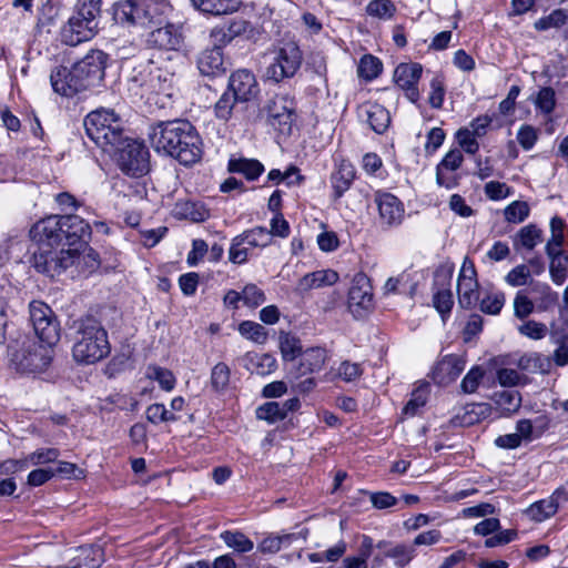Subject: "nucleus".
<instances>
[{
    "label": "nucleus",
    "mask_w": 568,
    "mask_h": 568,
    "mask_svg": "<svg viewBox=\"0 0 568 568\" xmlns=\"http://www.w3.org/2000/svg\"><path fill=\"white\" fill-rule=\"evenodd\" d=\"M149 140L158 153L170 155L183 165L196 163L203 153L196 129L186 120L159 122L149 131Z\"/></svg>",
    "instance_id": "obj_1"
},
{
    "label": "nucleus",
    "mask_w": 568,
    "mask_h": 568,
    "mask_svg": "<svg viewBox=\"0 0 568 568\" xmlns=\"http://www.w3.org/2000/svg\"><path fill=\"white\" fill-rule=\"evenodd\" d=\"M31 239L59 241L69 246L87 244L91 237V226L75 214L50 215L38 221L30 230ZM63 246V244H61Z\"/></svg>",
    "instance_id": "obj_2"
},
{
    "label": "nucleus",
    "mask_w": 568,
    "mask_h": 568,
    "mask_svg": "<svg viewBox=\"0 0 568 568\" xmlns=\"http://www.w3.org/2000/svg\"><path fill=\"white\" fill-rule=\"evenodd\" d=\"M74 328L72 357L77 363L95 364L110 354L108 333L100 321L88 316L75 322Z\"/></svg>",
    "instance_id": "obj_3"
},
{
    "label": "nucleus",
    "mask_w": 568,
    "mask_h": 568,
    "mask_svg": "<svg viewBox=\"0 0 568 568\" xmlns=\"http://www.w3.org/2000/svg\"><path fill=\"white\" fill-rule=\"evenodd\" d=\"M112 10L116 23L151 28L166 22L173 7L169 0H119Z\"/></svg>",
    "instance_id": "obj_4"
},
{
    "label": "nucleus",
    "mask_w": 568,
    "mask_h": 568,
    "mask_svg": "<svg viewBox=\"0 0 568 568\" xmlns=\"http://www.w3.org/2000/svg\"><path fill=\"white\" fill-rule=\"evenodd\" d=\"M83 126L88 138L104 151H112L123 142L122 120L113 110L90 112L84 118Z\"/></svg>",
    "instance_id": "obj_5"
},
{
    "label": "nucleus",
    "mask_w": 568,
    "mask_h": 568,
    "mask_svg": "<svg viewBox=\"0 0 568 568\" xmlns=\"http://www.w3.org/2000/svg\"><path fill=\"white\" fill-rule=\"evenodd\" d=\"M38 243L33 252V266L51 277L61 274L80 260L79 247H59V241L32 239Z\"/></svg>",
    "instance_id": "obj_6"
},
{
    "label": "nucleus",
    "mask_w": 568,
    "mask_h": 568,
    "mask_svg": "<svg viewBox=\"0 0 568 568\" xmlns=\"http://www.w3.org/2000/svg\"><path fill=\"white\" fill-rule=\"evenodd\" d=\"M49 348L44 344L26 339L20 345L9 346L10 363L21 373L42 372L51 362Z\"/></svg>",
    "instance_id": "obj_7"
},
{
    "label": "nucleus",
    "mask_w": 568,
    "mask_h": 568,
    "mask_svg": "<svg viewBox=\"0 0 568 568\" xmlns=\"http://www.w3.org/2000/svg\"><path fill=\"white\" fill-rule=\"evenodd\" d=\"M108 55L101 50L90 51L72 65L73 88L79 92L100 84L104 78Z\"/></svg>",
    "instance_id": "obj_8"
},
{
    "label": "nucleus",
    "mask_w": 568,
    "mask_h": 568,
    "mask_svg": "<svg viewBox=\"0 0 568 568\" xmlns=\"http://www.w3.org/2000/svg\"><path fill=\"white\" fill-rule=\"evenodd\" d=\"M302 64V52L293 42H284L273 52L272 62L266 68L265 75L268 80L280 82L292 78Z\"/></svg>",
    "instance_id": "obj_9"
},
{
    "label": "nucleus",
    "mask_w": 568,
    "mask_h": 568,
    "mask_svg": "<svg viewBox=\"0 0 568 568\" xmlns=\"http://www.w3.org/2000/svg\"><path fill=\"white\" fill-rule=\"evenodd\" d=\"M29 311L38 338L47 346L55 345L60 338V327L51 308L42 302L33 301L29 305Z\"/></svg>",
    "instance_id": "obj_10"
},
{
    "label": "nucleus",
    "mask_w": 568,
    "mask_h": 568,
    "mask_svg": "<svg viewBox=\"0 0 568 568\" xmlns=\"http://www.w3.org/2000/svg\"><path fill=\"white\" fill-rule=\"evenodd\" d=\"M118 150V164L128 175L141 176L149 171V151L145 145L134 140H125Z\"/></svg>",
    "instance_id": "obj_11"
},
{
    "label": "nucleus",
    "mask_w": 568,
    "mask_h": 568,
    "mask_svg": "<svg viewBox=\"0 0 568 568\" xmlns=\"http://www.w3.org/2000/svg\"><path fill=\"white\" fill-rule=\"evenodd\" d=\"M348 308L356 318H363L373 308V293L369 280L356 274L348 292Z\"/></svg>",
    "instance_id": "obj_12"
},
{
    "label": "nucleus",
    "mask_w": 568,
    "mask_h": 568,
    "mask_svg": "<svg viewBox=\"0 0 568 568\" xmlns=\"http://www.w3.org/2000/svg\"><path fill=\"white\" fill-rule=\"evenodd\" d=\"M146 41L150 47L159 50L180 51L184 47L182 26L166 21L163 27L151 31Z\"/></svg>",
    "instance_id": "obj_13"
},
{
    "label": "nucleus",
    "mask_w": 568,
    "mask_h": 568,
    "mask_svg": "<svg viewBox=\"0 0 568 568\" xmlns=\"http://www.w3.org/2000/svg\"><path fill=\"white\" fill-rule=\"evenodd\" d=\"M423 65L417 62L399 63L394 71V82L405 91L406 98L416 103L419 99L417 84L422 78Z\"/></svg>",
    "instance_id": "obj_14"
},
{
    "label": "nucleus",
    "mask_w": 568,
    "mask_h": 568,
    "mask_svg": "<svg viewBox=\"0 0 568 568\" xmlns=\"http://www.w3.org/2000/svg\"><path fill=\"white\" fill-rule=\"evenodd\" d=\"M478 282L474 264L465 258L457 280L458 303L463 308H471L478 301Z\"/></svg>",
    "instance_id": "obj_15"
},
{
    "label": "nucleus",
    "mask_w": 568,
    "mask_h": 568,
    "mask_svg": "<svg viewBox=\"0 0 568 568\" xmlns=\"http://www.w3.org/2000/svg\"><path fill=\"white\" fill-rule=\"evenodd\" d=\"M375 203L378 209V217L382 226L393 227L399 225L404 220L403 203L390 193H376Z\"/></svg>",
    "instance_id": "obj_16"
},
{
    "label": "nucleus",
    "mask_w": 568,
    "mask_h": 568,
    "mask_svg": "<svg viewBox=\"0 0 568 568\" xmlns=\"http://www.w3.org/2000/svg\"><path fill=\"white\" fill-rule=\"evenodd\" d=\"M227 90L232 92L237 102H248L260 93L254 74L246 69L237 70L231 74Z\"/></svg>",
    "instance_id": "obj_17"
},
{
    "label": "nucleus",
    "mask_w": 568,
    "mask_h": 568,
    "mask_svg": "<svg viewBox=\"0 0 568 568\" xmlns=\"http://www.w3.org/2000/svg\"><path fill=\"white\" fill-rule=\"evenodd\" d=\"M174 82V72L159 67H153L148 72V80H143L139 85L142 89V93L151 92L172 97Z\"/></svg>",
    "instance_id": "obj_18"
},
{
    "label": "nucleus",
    "mask_w": 568,
    "mask_h": 568,
    "mask_svg": "<svg viewBox=\"0 0 568 568\" xmlns=\"http://www.w3.org/2000/svg\"><path fill=\"white\" fill-rule=\"evenodd\" d=\"M97 31L98 30L95 28L73 14L69 19L68 23L62 28L61 38L65 44L74 47L84 41L91 40L95 36Z\"/></svg>",
    "instance_id": "obj_19"
},
{
    "label": "nucleus",
    "mask_w": 568,
    "mask_h": 568,
    "mask_svg": "<svg viewBox=\"0 0 568 568\" xmlns=\"http://www.w3.org/2000/svg\"><path fill=\"white\" fill-rule=\"evenodd\" d=\"M295 103L287 95H275L266 104V112L271 123L287 125L288 128L294 120Z\"/></svg>",
    "instance_id": "obj_20"
},
{
    "label": "nucleus",
    "mask_w": 568,
    "mask_h": 568,
    "mask_svg": "<svg viewBox=\"0 0 568 568\" xmlns=\"http://www.w3.org/2000/svg\"><path fill=\"white\" fill-rule=\"evenodd\" d=\"M568 500V495L562 489H557L546 499L534 503L526 510L527 515L535 521H544L554 516L561 503Z\"/></svg>",
    "instance_id": "obj_21"
},
{
    "label": "nucleus",
    "mask_w": 568,
    "mask_h": 568,
    "mask_svg": "<svg viewBox=\"0 0 568 568\" xmlns=\"http://www.w3.org/2000/svg\"><path fill=\"white\" fill-rule=\"evenodd\" d=\"M544 241V231L534 223L520 227L511 237L516 253L524 254L534 251Z\"/></svg>",
    "instance_id": "obj_22"
},
{
    "label": "nucleus",
    "mask_w": 568,
    "mask_h": 568,
    "mask_svg": "<svg viewBox=\"0 0 568 568\" xmlns=\"http://www.w3.org/2000/svg\"><path fill=\"white\" fill-rule=\"evenodd\" d=\"M465 368V361L456 355H447L437 363L433 371V379L440 385L454 382Z\"/></svg>",
    "instance_id": "obj_23"
},
{
    "label": "nucleus",
    "mask_w": 568,
    "mask_h": 568,
    "mask_svg": "<svg viewBox=\"0 0 568 568\" xmlns=\"http://www.w3.org/2000/svg\"><path fill=\"white\" fill-rule=\"evenodd\" d=\"M361 116H365L372 130L378 134L384 133L390 124L389 111L382 104L366 102L359 108Z\"/></svg>",
    "instance_id": "obj_24"
},
{
    "label": "nucleus",
    "mask_w": 568,
    "mask_h": 568,
    "mask_svg": "<svg viewBox=\"0 0 568 568\" xmlns=\"http://www.w3.org/2000/svg\"><path fill=\"white\" fill-rule=\"evenodd\" d=\"M197 68L203 75L217 77L225 72L223 52L221 47L214 45L201 52Z\"/></svg>",
    "instance_id": "obj_25"
},
{
    "label": "nucleus",
    "mask_w": 568,
    "mask_h": 568,
    "mask_svg": "<svg viewBox=\"0 0 568 568\" xmlns=\"http://www.w3.org/2000/svg\"><path fill=\"white\" fill-rule=\"evenodd\" d=\"M549 428V419L546 416H538L535 419H519L516 423V432L523 443H531L542 436Z\"/></svg>",
    "instance_id": "obj_26"
},
{
    "label": "nucleus",
    "mask_w": 568,
    "mask_h": 568,
    "mask_svg": "<svg viewBox=\"0 0 568 568\" xmlns=\"http://www.w3.org/2000/svg\"><path fill=\"white\" fill-rule=\"evenodd\" d=\"M355 170L351 162L342 160L331 175V184L335 199H339L351 187Z\"/></svg>",
    "instance_id": "obj_27"
},
{
    "label": "nucleus",
    "mask_w": 568,
    "mask_h": 568,
    "mask_svg": "<svg viewBox=\"0 0 568 568\" xmlns=\"http://www.w3.org/2000/svg\"><path fill=\"white\" fill-rule=\"evenodd\" d=\"M51 85L54 92L64 95L73 97L79 92L73 88V69L67 67H57L52 70L50 75Z\"/></svg>",
    "instance_id": "obj_28"
},
{
    "label": "nucleus",
    "mask_w": 568,
    "mask_h": 568,
    "mask_svg": "<svg viewBox=\"0 0 568 568\" xmlns=\"http://www.w3.org/2000/svg\"><path fill=\"white\" fill-rule=\"evenodd\" d=\"M326 361V351L322 347H311L301 354L297 367L298 376L312 374L322 369Z\"/></svg>",
    "instance_id": "obj_29"
},
{
    "label": "nucleus",
    "mask_w": 568,
    "mask_h": 568,
    "mask_svg": "<svg viewBox=\"0 0 568 568\" xmlns=\"http://www.w3.org/2000/svg\"><path fill=\"white\" fill-rule=\"evenodd\" d=\"M338 281V274L333 270H320L304 275L298 282V288L308 291L329 286Z\"/></svg>",
    "instance_id": "obj_30"
},
{
    "label": "nucleus",
    "mask_w": 568,
    "mask_h": 568,
    "mask_svg": "<svg viewBox=\"0 0 568 568\" xmlns=\"http://www.w3.org/2000/svg\"><path fill=\"white\" fill-rule=\"evenodd\" d=\"M227 169L232 173H241L247 180H256L263 172L264 165L255 159H230Z\"/></svg>",
    "instance_id": "obj_31"
},
{
    "label": "nucleus",
    "mask_w": 568,
    "mask_h": 568,
    "mask_svg": "<svg viewBox=\"0 0 568 568\" xmlns=\"http://www.w3.org/2000/svg\"><path fill=\"white\" fill-rule=\"evenodd\" d=\"M245 367L257 375H268L276 368V359L270 354L247 353Z\"/></svg>",
    "instance_id": "obj_32"
},
{
    "label": "nucleus",
    "mask_w": 568,
    "mask_h": 568,
    "mask_svg": "<svg viewBox=\"0 0 568 568\" xmlns=\"http://www.w3.org/2000/svg\"><path fill=\"white\" fill-rule=\"evenodd\" d=\"M463 154L459 150H452L442 160V162L437 165L436 171V181L439 185L446 186L447 189L452 187L453 184L446 179L444 174V170L456 171L460 164L463 163Z\"/></svg>",
    "instance_id": "obj_33"
},
{
    "label": "nucleus",
    "mask_w": 568,
    "mask_h": 568,
    "mask_svg": "<svg viewBox=\"0 0 568 568\" xmlns=\"http://www.w3.org/2000/svg\"><path fill=\"white\" fill-rule=\"evenodd\" d=\"M546 254L550 260L549 273L552 282L557 285L562 284L567 276L568 255L562 250H552Z\"/></svg>",
    "instance_id": "obj_34"
},
{
    "label": "nucleus",
    "mask_w": 568,
    "mask_h": 568,
    "mask_svg": "<svg viewBox=\"0 0 568 568\" xmlns=\"http://www.w3.org/2000/svg\"><path fill=\"white\" fill-rule=\"evenodd\" d=\"M102 549L99 546H83L71 560L78 568H98L102 562Z\"/></svg>",
    "instance_id": "obj_35"
},
{
    "label": "nucleus",
    "mask_w": 568,
    "mask_h": 568,
    "mask_svg": "<svg viewBox=\"0 0 568 568\" xmlns=\"http://www.w3.org/2000/svg\"><path fill=\"white\" fill-rule=\"evenodd\" d=\"M245 245L248 247L264 248L272 243L271 233L264 226H256L251 230H246L237 235Z\"/></svg>",
    "instance_id": "obj_36"
},
{
    "label": "nucleus",
    "mask_w": 568,
    "mask_h": 568,
    "mask_svg": "<svg viewBox=\"0 0 568 568\" xmlns=\"http://www.w3.org/2000/svg\"><path fill=\"white\" fill-rule=\"evenodd\" d=\"M549 227L551 235L545 245L546 253H551L552 250H561L565 242L564 230L566 224L560 216L556 215L551 217Z\"/></svg>",
    "instance_id": "obj_37"
},
{
    "label": "nucleus",
    "mask_w": 568,
    "mask_h": 568,
    "mask_svg": "<svg viewBox=\"0 0 568 568\" xmlns=\"http://www.w3.org/2000/svg\"><path fill=\"white\" fill-rule=\"evenodd\" d=\"M179 214L192 222H204L210 217V211L203 203L187 201L179 205Z\"/></svg>",
    "instance_id": "obj_38"
},
{
    "label": "nucleus",
    "mask_w": 568,
    "mask_h": 568,
    "mask_svg": "<svg viewBox=\"0 0 568 568\" xmlns=\"http://www.w3.org/2000/svg\"><path fill=\"white\" fill-rule=\"evenodd\" d=\"M366 13L379 20H390L396 13V6L392 0H372L366 6Z\"/></svg>",
    "instance_id": "obj_39"
},
{
    "label": "nucleus",
    "mask_w": 568,
    "mask_h": 568,
    "mask_svg": "<svg viewBox=\"0 0 568 568\" xmlns=\"http://www.w3.org/2000/svg\"><path fill=\"white\" fill-rule=\"evenodd\" d=\"M225 545L237 552H248L253 549L254 544L241 531H223L220 535Z\"/></svg>",
    "instance_id": "obj_40"
},
{
    "label": "nucleus",
    "mask_w": 568,
    "mask_h": 568,
    "mask_svg": "<svg viewBox=\"0 0 568 568\" xmlns=\"http://www.w3.org/2000/svg\"><path fill=\"white\" fill-rule=\"evenodd\" d=\"M382 69L383 64L378 58L365 54L359 61L357 74L366 81H372L379 75Z\"/></svg>",
    "instance_id": "obj_41"
},
{
    "label": "nucleus",
    "mask_w": 568,
    "mask_h": 568,
    "mask_svg": "<svg viewBox=\"0 0 568 568\" xmlns=\"http://www.w3.org/2000/svg\"><path fill=\"white\" fill-rule=\"evenodd\" d=\"M280 349L284 361H294L302 354V344L296 336L290 333H281Z\"/></svg>",
    "instance_id": "obj_42"
},
{
    "label": "nucleus",
    "mask_w": 568,
    "mask_h": 568,
    "mask_svg": "<svg viewBox=\"0 0 568 568\" xmlns=\"http://www.w3.org/2000/svg\"><path fill=\"white\" fill-rule=\"evenodd\" d=\"M384 557L392 558L396 567L404 568L415 557V549L414 547L400 544L387 548L384 551Z\"/></svg>",
    "instance_id": "obj_43"
},
{
    "label": "nucleus",
    "mask_w": 568,
    "mask_h": 568,
    "mask_svg": "<svg viewBox=\"0 0 568 568\" xmlns=\"http://www.w3.org/2000/svg\"><path fill=\"white\" fill-rule=\"evenodd\" d=\"M100 4L101 0H84L80 3L75 16L98 30V18L101 12Z\"/></svg>",
    "instance_id": "obj_44"
},
{
    "label": "nucleus",
    "mask_w": 568,
    "mask_h": 568,
    "mask_svg": "<svg viewBox=\"0 0 568 568\" xmlns=\"http://www.w3.org/2000/svg\"><path fill=\"white\" fill-rule=\"evenodd\" d=\"M506 302L505 293L501 291L488 292L479 303L480 311L485 314L497 315Z\"/></svg>",
    "instance_id": "obj_45"
},
{
    "label": "nucleus",
    "mask_w": 568,
    "mask_h": 568,
    "mask_svg": "<svg viewBox=\"0 0 568 568\" xmlns=\"http://www.w3.org/2000/svg\"><path fill=\"white\" fill-rule=\"evenodd\" d=\"M239 333L256 344H264L267 339L265 327L256 322L243 321L239 325Z\"/></svg>",
    "instance_id": "obj_46"
},
{
    "label": "nucleus",
    "mask_w": 568,
    "mask_h": 568,
    "mask_svg": "<svg viewBox=\"0 0 568 568\" xmlns=\"http://www.w3.org/2000/svg\"><path fill=\"white\" fill-rule=\"evenodd\" d=\"M529 214L530 207L525 201H514L504 209V217L508 223H521Z\"/></svg>",
    "instance_id": "obj_47"
},
{
    "label": "nucleus",
    "mask_w": 568,
    "mask_h": 568,
    "mask_svg": "<svg viewBox=\"0 0 568 568\" xmlns=\"http://www.w3.org/2000/svg\"><path fill=\"white\" fill-rule=\"evenodd\" d=\"M519 366L524 369H529L532 372L548 373L551 363L549 357L539 353H532L523 356L519 361Z\"/></svg>",
    "instance_id": "obj_48"
},
{
    "label": "nucleus",
    "mask_w": 568,
    "mask_h": 568,
    "mask_svg": "<svg viewBox=\"0 0 568 568\" xmlns=\"http://www.w3.org/2000/svg\"><path fill=\"white\" fill-rule=\"evenodd\" d=\"M146 376L159 383L160 387L165 392H171L175 386V377L171 371L160 366H149Z\"/></svg>",
    "instance_id": "obj_49"
},
{
    "label": "nucleus",
    "mask_w": 568,
    "mask_h": 568,
    "mask_svg": "<svg viewBox=\"0 0 568 568\" xmlns=\"http://www.w3.org/2000/svg\"><path fill=\"white\" fill-rule=\"evenodd\" d=\"M464 410V415L460 417V425L468 426L488 416L490 408L488 404L483 403L467 405ZM456 418L459 419V416Z\"/></svg>",
    "instance_id": "obj_50"
},
{
    "label": "nucleus",
    "mask_w": 568,
    "mask_h": 568,
    "mask_svg": "<svg viewBox=\"0 0 568 568\" xmlns=\"http://www.w3.org/2000/svg\"><path fill=\"white\" fill-rule=\"evenodd\" d=\"M505 282L513 287L529 284L531 282L530 268L526 264L515 266L506 274Z\"/></svg>",
    "instance_id": "obj_51"
},
{
    "label": "nucleus",
    "mask_w": 568,
    "mask_h": 568,
    "mask_svg": "<svg viewBox=\"0 0 568 568\" xmlns=\"http://www.w3.org/2000/svg\"><path fill=\"white\" fill-rule=\"evenodd\" d=\"M231 371L225 363H217L211 372V386L216 392L226 389L230 383Z\"/></svg>",
    "instance_id": "obj_52"
},
{
    "label": "nucleus",
    "mask_w": 568,
    "mask_h": 568,
    "mask_svg": "<svg viewBox=\"0 0 568 568\" xmlns=\"http://www.w3.org/2000/svg\"><path fill=\"white\" fill-rule=\"evenodd\" d=\"M256 416L257 418L267 420L268 423H276L285 418L282 405L277 402H268L260 406L256 409Z\"/></svg>",
    "instance_id": "obj_53"
},
{
    "label": "nucleus",
    "mask_w": 568,
    "mask_h": 568,
    "mask_svg": "<svg viewBox=\"0 0 568 568\" xmlns=\"http://www.w3.org/2000/svg\"><path fill=\"white\" fill-rule=\"evenodd\" d=\"M237 100L227 90L224 92L214 105V112L217 119L227 121L232 116L233 108Z\"/></svg>",
    "instance_id": "obj_54"
},
{
    "label": "nucleus",
    "mask_w": 568,
    "mask_h": 568,
    "mask_svg": "<svg viewBox=\"0 0 568 568\" xmlns=\"http://www.w3.org/2000/svg\"><path fill=\"white\" fill-rule=\"evenodd\" d=\"M568 16L561 9L554 10L549 16L542 17L535 22V29L545 31L550 28H559L566 23Z\"/></svg>",
    "instance_id": "obj_55"
},
{
    "label": "nucleus",
    "mask_w": 568,
    "mask_h": 568,
    "mask_svg": "<svg viewBox=\"0 0 568 568\" xmlns=\"http://www.w3.org/2000/svg\"><path fill=\"white\" fill-rule=\"evenodd\" d=\"M428 387L423 386L412 393L410 399L403 408V414L414 416L427 402Z\"/></svg>",
    "instance_id": "obj_56"
},
{
    "label": "nucleus",
    "mask_w": 568,
    "mask_h": 568,
    "mask_svg": "<svg viewBox=\"0 0 568 568\" xmlns=\"http://www.w3.org/2000/svg\"><path fill=\"white\" fill-rule=\"evenodd\" d=\"M60 456L57 448H41L26 457V463L29 465H43L53 463Z\"/></svg>",
    "instance_id": "obj_57"
},
{
    "label": "nucleus",
    "mask_w": 568,
    "mask_h": 568,
    "mask_svg": "<svg viewBox=\"0 0 568 568\" xmlns=\"http://www.w3.org/2000/svg\"><path fill=\"white\" fill-rule=\"evenodd\" d=\"M535 305L524 291H518L514 298V314L524 320L534 312Z\"/></svg>",
    "instance_id": "obj_58"
},
{
    "label": "nucleus",
    "mask_w": 568,
    "mask_h": 568,
    "mask_svg": "<svg viewBox=\"0 0 568 568\" xmlns=\"http://www.w3.org/2000/svg\"><path fill=\"white\" fill-rule=\"evenodd\" d=\"M433 304L436 311L440 314L443 321H445L454 305L452 292L449 290L438 291L433 297Z\"/></svg>",
    "instance_id": "obj_59"
},
{
    "label": "nucleus",
    "mask_w": 568,
    "mask_h": 568,
    "mask_svg": "<svg viewBox=\"0 0 568 568\" xmlns=\"http://www.w3.org/2000/svg\"><path fill=\"white\" fill-rule=\"evenodd\" d=\"M536 106L545 114H550L556 106L555 91L552 88L546 87L539 90Z\"/></svg>",
    "instance_id": "obj_60"
},
{
    "label": "nucleus",
    "mask_w": 568,
    "mask_h": 568,
    "mask_svg": "<svg viewBox=\"0 0 568 568\" xmlns=\"http://www.w3.org/2000/svg\"><path fill=\"white\" fill-rule=\"evenodd\" d=\"M485 375V372L481 367L475 366L473 367L466 376L463 378L460 383V388L466 394L475 393Z\"/></svg>",
    "instance_id": "obj_61"
},
{
    "label": "nucleus",
    "mask_w": 568,
    "mask_h": 568,
    "mask_svg": "<svg viewBox=\"0 0 568 568\" xmlns=\"http://www.w3.org/2000/svg\"><path fill=\"white\" fill-rule=\"evenodd\" d=\"M485 195L491 201H499L508 197L511 190L506 183L498 181H489L484 186Z\"/></svg>",
    "instance_id": "obj_62"
},
{
    "label": "nucleus",
    "mask_w": 568,
    "mask_h": 568,
    "mask_svg": "<svg viewBox=\"0 0 568 568\" xmlns=\"http://www.w3.org/2000/svg\"><path fill=\"white\" fill-rule=\"evenodd\" d=\"M237 235L232 240L229 250V260L234 264H243L248 257V246L241 241Z\"/></svg>",
    "instance_id": "obj_63"
},
{
    "label": "nucleus",
    "mask_w": 568,
    "mask_h": 568,
    "mask_svg": "<svg viewBox=\"0 0 568 568\" xmlns=\"http://www.w3.org/2000/svg\"><path fill=\"white\" fill-rule=\"evenodd\" d=\"M243 303L248 307H257L265 301V295L262 290H260L254 284L246 285L243 291Z\"/></svg>",
    "instance_id": "obj_64"
}]
</instances>
